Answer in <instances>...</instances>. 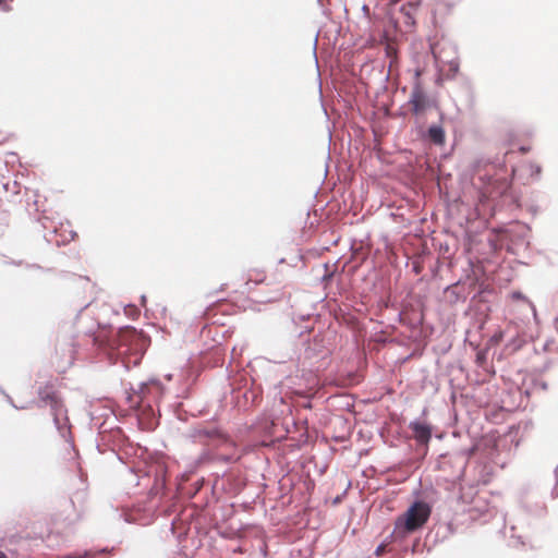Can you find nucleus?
<instances>
[{
	"label": "nucleus",
	"instance_id": "11",
	"mask_svg": "<svg viewBox=\"0 0 558 558\" xmlns=\"http://www.w3.org/2000/svg\"><path fill=\"white\" fill-rule=\"evenodd\" d=\"M494 338H496L497 340H501V338H502V333H501V332H499L498 335H495V336H494Z\"/></svg>",
	"mask_w": 558,
	"mask_h": 558
},
{
	"label": "nucleus",
	"instance_id": "7",
	"mask_svg": "<svg viewBox=\"0 0 558 558\" xmlns=\"http://www.w3.org/2000/svg\"><path fill=\"white\" fill-rule=\"evenodd\" d=\"M428 138L436 145H444L446 142V134L441 126L432 125L428 129Z\"/></svg>",
	"mask_w": 558,
	"mask_h": 558
},
{
	"label": "nucleus",
	"instance_id": "12",
	"mask_svg": "<svg viewBox=\"0 0 558 558\" xmlns=\"http://www.w3.org/2000/svg\"><path fill=\"white\" fill-rule=\"evenodd\" d=\"M0 558H8L2 551H0Z\"/></svg>",
	"mask_w": 558,
	"mask_h": 558
},
{
	"label": "nucleus",
	"instance_id": "8",
	"mask_svg": "<svg viewBox=\"0 0 558 558\" xmlns=\"http://www.w3.org/2000/svg\"><path fill=\"white\" fill-rule=\"evenodd\" d=\"M265 279H266V275L263 270L253 269V270H250L247 274L245 286L248 287L251 282H253L255 284H259V283H263L265 281Z\"/></svg>",
	"mask_w": 558,
	"mask_h": 558
},
{
	"label": "nucleus",
	"instance_id": "13",
	"mask_svg": "<svg viewBox=\"0 0 558 558\" xmlns=\"http://www.w3.org/2000/svg\"><path fill=\"white\" fill-rule=\"evenodd\" d=\"M3 2V0H0V4Z\"/></svg>",
	"mask_w": 558,
	"mask_h": 558
},
{
	"label": "nucleus",
	"instance_id": "2",
	"mask_svg": "<svg viewBox=\"0 0 558 558\" xmlns=\"http://www.w3.org/2000/svg\"><path fill=\"white\" fill-rule=\"evenodd\" d=\"M432 509L424 501H415L411 507L396 520V530L404 533H412L421 529L429 519Z\"/></svg>",
	"mask_w": 558,
	"mask_h": 558
},
{
	"label": "nucleus",
	"instance_id": "1",
	"mask_svg": "<svg viewBox=\"0 0 558 558\" xmlns=\"http://www.w3.org/2000/svg\"><path fill=\"white\" fill-rule=\"evenodd\" d=\"M95 341L99 342L101 347L116 352L118 356L140 354L145 344L142 335L133 327L119 329L114 335L110 336L106 342L102 339V335L99 333L95 338Z\"/></svg>",
	"mask_w": 558,
	"mask_h": 558
},
{
	"label": "nucleus",
	"instance_id": "4",
	"mask_svg": "<svg viewBox=\"0 0 558 558\" xmlns=\"http://www.w3.org/2000/svg\"><path fill=\"white\" fill-rule=\"evenodd\" d=\"M210 438V445L218 450V458L223 461H235L240 458L234 441L219 432L206 433Z\"/></svg>",
	"mask_w": 558,
	"mask_h": 558
},
{
	"label": "nucleus",
	"instance_id": "10",
	"mask_svg": "<svg viewBox=\"0 0 558 558\" xmlns=\"http://www.w3.org/2000/svg\"><path fill=\"white\" fill-rule=\"evenodd\" d=\"M385 551H386V545H385V544H380V545L376 548V550H375V555H376L377 557H380V556H383V555H384V553H385Z\"/></svg>",
	"mask_w": 558,
	"mask_h": 558
},
{
	"label": "nucleus",
	"instance_id": "6",
	"mask_svg": "<svg viewBox=\"0 0 558 558\" xmlns=\"http://www.w3.org/2000/svg\"><path fill=\"white\" fill-rule=\"evenodd\" d=\"M410 429L414 434V438L420 444H428L432 437V429L428 425L420 422L410 423Z\"/></svg>",
	"mask_w": 558,
	"mask_h": 558
},
{
	"label": "nucleus",
	"instance_id": "9",
	"mask_svg": "<svg viewBox=\"0 0 558 558\" xmlns=\"http://www.w3.org/2000/svg\"><path fill=\"white\" fill-rule=\"evenodd\" d=\"M104 551H93V550H85L83 554H73L69 555L66 558H96L97 556L101 555Z\"/></svg>",
	"mask_w": 558,
	"mask_h": 558
},
{
	"label": "nucleus",
	"instance_id": "5",
	"mask_svg": "<svg viewBox=\"0 0 558 558\" xmlns=\"http://www.w3.org/2000/svg\"><path fill=\"white\" fill-rule=\"evenodd\" d=\"M38 393L40 400L45 404L50 405L54 423L57 427L60 428L59 415L63 412V405L53 388V385H46L44 388L39 389Z\"/></svg>",
	"mask_w": 558,
	"mask_h": 558
},
{
	"label": "nucleus",
	"instance_id": "3",
	"mask_svg": "<svg viewBox=\"0 0 558 558\" xmlns=\"http://www.w3.org/2000/svg\"><path fill=\"white\" fill-rule=\"evenodd\" d=\"M422 74V71L417 69L415 71V81L413 84V88L408 101V105L410 106V110L414 116H421L425 111L432 108L437 107L436 99L432 98L423 88L422 82L420 80V76Z\"/></svg>",
	"mask_w": 558,
	"mask_h": 558
}]
</instances>
